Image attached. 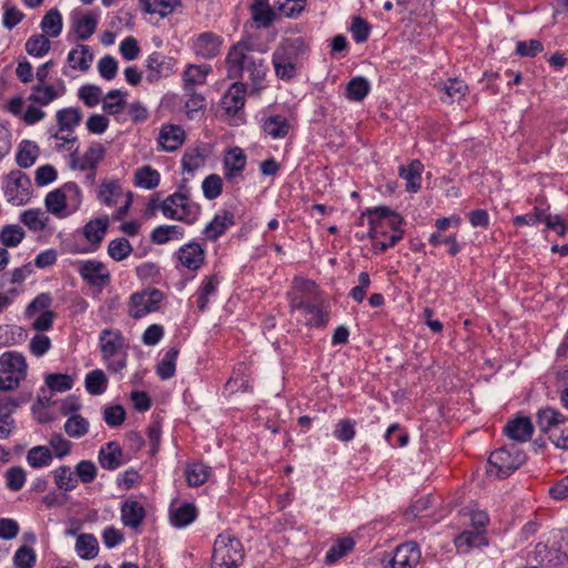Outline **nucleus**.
Returning <instances> with one entry per match:
<instances>
[{"label":"nucleus","instance_id":"1","mask_svg":"<svg viewBox=\"0 0 568 568\" xmlns=\"http://www.w3.org/2000/svg\"><path fill=\"white\" fill-rule=\"evenodd\" d=\"M225 67L229 79L239 81L247 75L254 88L261 83L267 71L265 60L255 55L250 47L243 42L230 48L225 58Z\"/></svg>","mask_w":568,"mask_h":568},{"label":"nucleus","instance_id":"2","mask_svg":"<svg viewBox=\"0 0 568 568\" xmlns=\"http://www.w3.org/2000/svg\"><path fill=\"white\" fill-rule=\"evenodd\" d=\"M290 305L298 320L310 327H320V292L314 281L295 278L288 293Z\"/></svg>","mask_w":568,"mask_h":568},{"label":"nucleus","instance_id":"3","mask_svg":"<svg viewBox=\"0 0 568 568\" xmlns=\"http://www.w3.org/2000/svg\"><path fill=\"white\" fill-rule=\"evenodd\" d=\"M101 357L110 373L123 375L128 365V344L116 328H104L99 334Z\"/></svg>","mask_w":568,"mask_h":568},{"label":"nucleus","instance_id":"4","mask_svg":"<svg viewBox=\"0 0 568 568\" xmlns=\"http://www.w3.org/2000/svg\"><path fill=\"white\" fill-rule=\"evenodd\" d=\"M83 192L77 182L69 181L45 195L44 205L48 212L63 219L77 213L83 202Z\"/></svg>","mask_w":568,"mask_h":568},{"label":"nucleus","instance_id":"5","mask_svg":"<svg viewBox=\"0 0 568 568\" xmlns=\"http://www.w3.org/2000/svg\"><path fill=\"white\" fill-rule=\"evenodd\" d=\"M244 558V546L235 535L223 531L215 537L211 568H240Z\"/></svg>","mask_w":568,"mask_h":568},{"label":"nucleus","instance_id":"6","mask_svg":"<svg viewBox=\"0 0 568 568\" xmlns=\"http://www.w3.org/2000/svg\"><path fill=\"white\" fill-rule=\"evenodd\" d=\"M306 51L301 38L285 39L273 52L272 63L277 78L291 80L296 75L297 64Z\"/></svg>","mask_w":568,"mask_h":568},{"label":"nucleus","instance_id":"7","mask_svg":"<svg viewBox=\"0 0 568 568\" xmlns=\"http://www.w3.org/2000/svg\"><path fill=\"white\" fill-rule=\"evenodd\" d=\"M537 425L556 448L568 449L567 416L552 407H545L537 413Z\"/></svg>","mask_w":568,"mask_h":568},{"label":"nucleus","instance_id":"8","mask_svg":"<svg viewBox=\"0 0 568 568\" xmlns=\"http://www.w3.org/2000/svg\"><path fill=\"white\" fill-rule=\"evenodd\" d=\"M160 210L166 219L184 222L189 225L195 223L200 214V206L192 203L187 190H180L161 202Z\"/></svg>","mask_w":568,"mask_h":568},{"label":"nucleus","instance_id":"9","mask_svg":"<svg viewBox=\"0 0 568 568\" xmlns=\"http://www.w3.org/2000/svg\"><path fill=\"white\" fill-rule=\"evenodd\" d=\"M526 462V454L516 445L501 447L488 458L487 473L490 476L506 478Z\"/></svg>","mask_w":568,"mask_h":568},{"label":"nucleus","instance_id":"10","mask_svg":"<svg viewBox=\"0 0 568 568\" xmlns=\"http://www.w3.org/2000/svg\"><path fill=\"white\" fill-rule=\"evenodd\" d=\"M247 85L242 81H235L223 94L220 105L231 124L240 125L245 122V98Z\"/></svg>","mask_w":568,"mask_h":568},{"label":"nucleus","instance_id":"11","mask_svg":"<svg viewBox=\"0 0 568 568\" xmlns=\"http://www.w3.org/2000/svg\"><path fill=\"white\" fill-rule=\"evenodd\" d=\"M163 300L164 294L158 288H148L141 292H135L129 298V316L134 320H140L150 313L158 312Z\"/></svg>","mask_w":568,"mask_h":568},{"label":"nucleus","instance_id":"12","mask_svg":"<svg viewBox=\"0 0 568 568\" xmlns=\"http://www.w3.org/2000/svg\"><path fill=\"white\" fill-rule=\"evenodd\" d=\"M206 251L203 244L192 240L183 244L173 254L175 268L179 272L196 273L205 263Z\"/></svg>","mask_w":568,"mask_h":568},{"label":"nucleus","instance_id":"13","mask_svg":"<svg viewBox=\"0 0 568 568\" xmlns=\"http://www.w3.org/2000/svg\"><path fill=\"white\" fill-rule=\"evenodd\" d=\"M31 180L20 170L9 172L3 179V193L13 205H23L30 199Z\"/></svg>","mask_w":568,"mask_h":568},{"label":"nucleus","instance_id":"14","mask_svg":"<svg viewBox=\"0 0 568 568\" xmlns=\"http://www.w3.org/2000/svg\"><path fill=\"white\" fill-rule=\"evenodd\" d=\"M77 272L82 281L99 293L111 282L106 265L98 260H81L77 263Z\"/></svg>","mask_w":568,"mask_h":568},{"label":"nucleus","instance_id":"15","mask_svg":"<svg viewBox=\"0 0 568 568\" xmlns=\"http://www.w3.org/2000/svg\"><path fill=\"white\" fill-rule=\"evenodd\" d=\"M65 93L67 85L62 79H58L54 84L37 81L31 88L28 101L39 106H47Z\"/></svg>","mask_w":568,"mask_h":568},{"label":"nucleus","instance_id":"16","mask_svg":"<svg viewBox=\"0 0 568 568\" xmlns=\"http://www.w3.org/2000/svg\"><path fill=\"white\" fill-rule=\"evenodd\" d=\"M175 65L176 60L174 58L165 55L162 52H152L145 60L148 81L156 82L161 79L169 78L174 73Z\"/></svg>","mask_w":568,"mask_h":568},{"label":"nucleus","instance_id":"17","mask_svg":"<svg viewBox=\"0 0 568 568\" xmlns=\"http://www.w3.org/2000/svg\"><path fill=\"white\" fill-rule=\"evenodd\" d=\"M105 154L106 149L102 143L91 142L82 155L77 149L70 154V166L73 170L98 169Z\"/></svg>","mask_w":568,"mask_h":568},{"label":"nucleus","instance_id":"18","mask_svg":"<svg viewBox=\"0 0 568 568\" xmlns=\"http://www.w3.org/2000/svg\"><path fill=\"white\" fill-rule=\"evenodd\" d=\"M223 38L212 31H205L192 39V50L197 58L211 60L221 52Z\"/></svg>","mask_w":568,"mask_h":568},{"label":"nucleus","instance_id":"19","mask_svg":"<svg viewBox=\"0 0 568 568\" xmlns=\"http://www.w3.org/2000/svg\"><path fill=\"white\" fill-rule=\"evenodd\" d=\"M246 163L247 156L242 148L233 146L227 149L222 161L225 180L235 182L237 179H241Z\"/></svg>","mask_w":568,"mask_h":568},{"label":"nucleus","instance_id":"20","mask_svg":"<svg viewBox=\"0 0 568 568\" xmlns=\"http://www.w3.org/2000/svg\"><path fill=\"white\" fill-rule=\"evenodd\" d=\"M234 212L222 209L219 210L213 219L204 226L202 234L209 242H216L227 230L235 225Z\"/></svg>","mask_w":568,"mask_h":568},{"label":"nucleus","instance_id":"21","mask_svg":"<svg viewBox=\"0 0 568 568\" xmlns=\"http://www.w3.org/2000/svg\"><path fill=\"white\" fill-rule=\"evenodd\" d=\"M186 133L179 124L165 123L160 128L156 142L158 148L165 152L179 150L185 142Z\"/></svg>","mask_w":568,"mask_h":568},{"label":"nucleus","instance_id":"22","mask_svg":"<svg viewBox=\"0 0 568 568\" xmlns=\"http://www.w3.org/2000/svg\"><path fill=\"white\" fill-rule=\"evenodd\" d=\"M422 558V551L417 542L407 541L396 547L389 561L392 568H413Z\"/></svg>","mask_w":568,"mask_h":568},{"label":"nucleus","instance_id":"23","mask_svg":"<svg viewBox=\"0 0 568 568\" xmlns=\"http://www.w3.org/2000/svg\"><path fill=\"white\" fill-rule=\"evenodd\" d=\"M109 225H110V219L108 215L90 220L83 226V236L91 244V246L83 250L82 252L89 253V252L97 251V248L100 246L102 240L104 239V236L106 234Z\"/></svg>","mask_w":568,"mask_h":568},{"label":"nucleus","instance_id":"24","mask_svg":"<svg viewBox=\"0 0 568 568\" xmlns=\"http://www.w3.org/2000/svg\"><path fill=\"white\" fill-rule=\"evenodd\" d=\"M120 513L123 526L135 531L139 530L146 516L144 506L132 498H129L121 504Z\"/></svg>","mask_w":568,"mask_h":568},{"label":"nucleus","instance_id":"25","mask_svg":"<svg viewBox=\"0 0 568 568\" xmlns=\"http://www.w3.org/2000/svg\"><path fill=\"white\" fill-rule=\"evenodd\" d=\"M125 195L122 184L118 179H104L97 189V199L100 204L114 207L119 204L120 199Z\"/></svg>","mask_w":568,"mask_h":568},{"label":"nucleus","instance_id":"26","mask_svg":"<svg viewBox=\"0 0 568 568\" xmlns=\"http://www.w3.org/2000/svg\"><path fill=\"white\" fill-rule=\"evenodd\" d=\"M206 159L207 151L202 145L185 149L181 159V166L187 179L193 178L194 173L205 165Z\"/></svg>","mask_w":568,"mask_h":568},{"label":"nucleus","instance_id":"27","mask_svg":"<svg viewBox=\"0 0 568 568\" xmlns=\"http://www.w3.org/2000/svg\"><path fill=\"white\" fill-rule=\"evenodd\" d=\"M0 369L2 374H11L19 378L27 377V361L22 353L8 351L0 355Z\"/></svg>","mask_w":568,"mask_h":568},{"label":"nucleus","instance_id":"28","mask_svg":"<svg viewBox=\"0 0 568 568\" xmlns=\"http://www.w3.org/2000/svg\"><path fill=\"white\" fill-rule=\"evenodd\" d=\"M221 278L217 274L205 276L194 296L196 297V307L199 312L203 313L206 311L211 297H214L217 293Z\"/></svg>","mask_w":568,"mask_h":568},{"label":"nucleus","instance_id":"29","mask_svg":"<svg viewBox=\"0 0 568 568\" xmlns=\"http://www.w3.org/2000/svg\"><path fill=\"white\" fill-rule=\"evenodd\" d=\"M369 223L371 226L377 225L378 230L386 226L389 227L393 233L403 232L400 229L403 224L402 216L392 212L387 207H376L373 211H369Z\"/></svg>","mask_w":568,"mask_h":568},{"label":"nucleus","instance_id":"30","mask_svg":"<svg viewBox=\"0 0 568 568\" xmlns=\"http://www.w3.org/2000/svg\"><path fill=\"white\" fill-rule=\"evenodd\" d=\"M505 434L519 443L528 442L534 433V426L528 417L519 416L508 420L504 427Z\"/></svg>","mask_w":568,"mask_h":568},{"label":"nucleus","instance_id":"31","mask_svg":"<svg viewBox=\"0 0 568 568\" xmlns=\"http://www.w3.org/2000/svg\"><path fill=\"white\" fill-rule=\"evenodd\" d=\"M211 72L210 64H187L182 73L183 91L195 90L196 85H204Z\"/></svg>","mask_w":568,"mask_h":568},{"label":"nucleus","instance_id":"32","mask_svg":"<svg viewBox=\"0 0 568 568\" xmlns=\"http://www.w3.org/2000/svg\"><path fill=\"white\" fill-rule=\"evenodd\" d=\"M457 550L466 554L474 548H481L488 545L485 530L473 529L460 532L454 540Z\"/></svg>","mask_w":568,"mask_h":568},{"label":"nucleus","instance_id":"33","mask_svg":"<svg viewBox=\"0 0 568 568\" xmlns=\"http://www.w3.org/2000/svg\"><path fill=\"white\" fill-rule=\"evenodd\" d=\"M123 450L116 442H109L99 450L98 459L103 469L114 470L122 465Z\"/></svg>","mask_w":568,"mask_h":568},{"label":"nucleus","instance_id":"34","mask_svg":"<svg viewBox=\"0 0 568 568\" xmlns=\"http://www.w3.org/2000/svg\"><path fill=\"white\" fill-rule=\"evenodd\" d=\"M55 121L60 132L74 133V129L82 121V112L74 106L63 108L57 111Z\"/></svg>","mask_w":568,"mask_h":568},{"label":"nucleus","instance_id":"35","mask_svg":"<svg viewBox=\"0 0 568 568\" xmlns=\"http://www.w3.org/2000/svg\"><path fill=\"white\" fill-rule=\"evenodd\" d=\"M199 511L194 504L183 503L170 510V521L175 528H184L197 518Z\"/></svg>","mask_w":568,"mask_h":568},{"label":"nucleus","instance_id":"36","mask_svg":"<svg viewBox=\"0 0 568 568\" xmlns=\"http://www.w3.org/2000/svg\"><path fill=\"white\" fill-rule=\"evenodd\" d=\"M180 3V0H139V8L143 13L165 18L172 14Z\"/></svg>","mask_w":568,"mask_h":568},{"label":"nucleus","instance_id":"37","mask_svg":"<svg viewBox=\"0 0 568 568\" xmlns=\"http://www.w3.org/2000/svg\"><path fill=\"white\" fill-rule=\"evenodd\" d=\"M67 61L71 69L85 72L90 69L93 54L88 45L79 44L77 48L69 51Z\"/></svg>","mask_w":568,"mask_h":568},{"label":"nucleus","instance_id":"38","mask_svg":"<svg viewBox=\"0 0 568 568\" xmlns=\"http://www.w3.org/2000/svg\"><path fill=\"white\" fill-rule=\"evenodd\" d=\"M48 135L50 145L57 152L68 151L72 153L75 149L78 150V138L74 133L60 132L59 130L50 129L48 131Z\"/></svg>","mask_w":568,"mask_h":568},{"label":"nucleus","instance_id":"39","mask_svg":"<svg viewBox=\"0 0 568 568\" xmlns=\"http://www.w3.org/2000/svg\"><path fill=\"white\" fill-rule=\"evenodd\" d=\"M98 26V16L92 12L72 19V29L78 40L85 41L90 39Z\"/></svg>","mask_w":568,"mask_h":568},{"label":"nucleus","instance_id":"40","mask_svg":"<svg viewBox=\"0 0 568 568\" xmlns=\"http://www.w3.org/2000/svg\"><path fill=\"white\" fill-rule=\"evenodd\" d=\"M423 164L415 160L399 168V176L406 182V191L416 193L420 189Z\"/></svg>","mask_w":568,"mask_h":568},{"label":"nucleus","instance_id":"41","mask_svg":"<svg viewBox=\"0 0 568 568\" xmlns=\"http://www.w3.org/2000/svg\"><path fill=\"white\" fill-rule=\"evenodd\" d=\"M438 88L445 94V97H442V100L447 103H454L462 100L468 90L467 84L458 78L448 79L440 83Z\"/></svg>","mask_w":568,"mask_h":568},{"label":"nucleus","instance_id":"42","mask_svg":"<svg viewBox=\"0 0 568 568\" xmlns=\"http://www.w3.org/2000/svg\"><path fill=\"white\" fill-rule=\"evenodd\" d=\"M184 475L190 487H199L207 481L211 475V467L202 462L189 463Z\"/></svg>","mask_w":568,"mask_h":568},{"label":"nucleus","instance_id":"43","mask_svg":"<svg viewBox=\"0 0 568 568\" xmlns=\"http://www.w3.org/2000/svg\"><path fill=\"white\" fill-rule=\"evenodd\" d=\"M403 233L404 232H396L390 235H386L384 231L378 230L377 225L371 226V239L374 250L385 252L393 247L403 239Z\"/></svg>","mask_w":568,"mask_h":568},{"label":"nucleus","instance_id":"44","mask_svg":"<svg viewBox=\"0 0 568 568\" xmlns=\"http://www.w3.org/2000/svg\"><path fill=\"white\" fill-rule=\"evenodd\" d=\"M179 348L171 347L169 348L161 361L158 363L155 372L156 375L162 379L166 381L172 378L175 375L176 371V359L179 356Z\"/></svg>","mask_w":568,"mask_h":568},{"label":"nucleus","instance_id":"45","mask_svg":"<svg viewBox=\"0 0 568 568\" xmlns=\"http://www.w3.org/2000/svg\"><path fill=\"white\" fill-rule=\"evenodd\" d=\"M150 237L154 244H166L171 240L183 239L184 229L179 225H160L152 230Z\"/></svg>","mask_w":568,"mask_h":568},{"label":"nucleus","instance_id":"46","mask_svg":"<svg viewBox=\"0 0 568 568\" xmlns=\"http://www.w3.org/2000/svg\"><path fill=\"white\" fill-rule=\"evenodd\" d=\"M263 131L273 139H283L288 134L290 123L284 115H271L264 120Z\"/></svg>","mask_w":568,"mask_h":568},{"label":"nucleus","instance_id":"47","mask_svg":"<svg viewBox=\"0 0 568 568\" xmlns=\"http://www.w3.org/2000/svg\"><path fill=\"white\" fill-rule=\"evenodd\" d=\"M355 547V541L351 537H344L337 539L327 550L325 555V564L333 565L338 559L345 557L351 551H353Z\"/></svg>","mask_w":568,"mask_h":568},{"label":"nucleus","instance_id":"48","mask_svg":"<svg viewBox=\"0 0 568 568\" xmlns=\"http://www.w3.org/2000/svg\"><path fill=\"white\" fill-rule=\"evenodd\" d=\"M246 367L241 364L240 367L233 372L232 376L227 379L224 385V390L229 394L237 392L248 393L252 392V385L248 377L244 374Z\"/></svg>","mask_w":568,"mask_h":568},{"label":"nucleus","instance_id":"49","mask_svg":"<svg viewBox=\"0 0 568 568\" xmlns=\"http://www.w3.org/2000/svg\"><path fill=\"white\" fill-rule=\"evenodd\" d=\"M160 180L159 171L150 165L138 169L134 174V185L145 190L155 189L160 184Z\"/></svg>","mask_w":568,"mask_h":568},{"label":"nucleus","instance_id":"50","mask_svg":"<svg viewBox=\"0 0 568 568\" xmlns=\"http://www.w3.org/2000/svg\"><path fill=\"white\" fill-rule=\"evenodd\" d=\"M108 378L104 372L100 368L90 371L85 375L84 386L85 390L93 396L102 395L108 388Z\"/></svg>","mask_w":568,"mask_h":568},{"label":"nucleus","instance_id":"51","mask_svg":"<svg viewBox=\"0 0 568 568\" xmlns=\"http://www.w3.org/2000/svg\"><path fill=\"white\" fill-rule=\"evenodd\" d=\"M75 551L82 559H93L99 554V544L91 534H81L75 541Z\"/></svg>","mask_w":568,"mask_h":568},{"label":"nucleus","instance_id":"52","mask_svg":"<svg viewBox=\"0 0 568 568\" xmlns=\"http://www.w3.org/2000/svg\"><path fill=\"white\" fill-rule=\"evenodd\" d=\"M31 398L30 394H24L19 397L1 396L0 397V417L4 418L6 423L14 424L11 415L22 404L28 403Z\"/></svg>","mask_w":568,"mask_h":568},{"label":"nucleus","instance_id":"53","mask_svg":"<svg viewBox=\"0 0 568 568\" xmlns=\"http://www.w3.org/2000/svg\"><path fill=\"white\" fill-rule=\"evenodd\" d=\"M371 91L369 81L364 77L353 78L346 85V98L349 101L361 102Z\"/></svg>","mask_w":568,"mask_h":568},{"label":"nucleus","instance_id":"54","mask_svg":"<svg viewBox=\"0 0 568 568\" xmlns=\"http://www.w3.org/2000/svg\"><path fill=\"white\" fill-rule=\"evenodd\" d=\"M89 420L80 414H72L64 423V432L71 438H81L89 432Z\"/></svg>","mask_w":568,"mask_h":568},{"label":"nucleus","instance_id":"55","mask_svg":"<svg viewBox=\"0 0 568 568\" xmlns=\"http://www.w3.org/2000/svg\"><path fill=\"white\" fill-rule=\"evenodd\" d=\"M62 16L59 12L58 9L53 8L50 9L44 17L42 18V21L40 23V28L43 31L44 36H49L52 38H55L60 36L62 31Z\"/></svg>","mask_w":568,"mask_h":568},{"label":"nucleus","instance_id":"56","mask_svg":"<svg viewBox=\"0 0 568 568\" xmlns=\"http://www.w3.org/2000/svg\"><path fill=\"white\" fill-rule=\"evenodd\" d=\"M57 487L64 491H71L78 486L75 473L67 465L59 466L52 471Z\"/></svg>","mask_w":568,"mask_h":568},{"label":"nucleus","instance_id":"57","mask_svg":"<svg viewBox=\"0 0 568 568\" xmlns=\"http://www.w3.org/2000/svg\"><path fill=\"white\" fill-rule=\"evenodd\" d=\"M186 101L184 104L185 114L189 120H194L199 113L204 112L206 108V100L203 94L197 93L195 90L184 91Z\"/></svg>","mask_w":568,"mask_h":568},{"label":"nucleus","instance_id":"58","mask_svg":"<svg viewBox=\"0 0 568 568\" xmlns=\"http://www.w3.org/2000/svg\"><path fill=\"white\" fill-rule=\"evenodd\" d=\"M52 459L53 455L47 446H34L27 454V463L34 469L49 466Z\"/></svg>","mask_w":568,"mask_h":568},{"label":"nucleus","instance_id":"59","mask_svg":"<svg viewBox=\"0 0 568 568\" xmlns=\"http://www.w3.org/2000/svg\"><path fill=\"white\" fill-rule=\"evenodd\" d=\"M125 104V93L114 89L109 91L103 98L102 110L106 114L115 115L123 111Z\"/></svg>","mask_w":568,"mask_h":568},{"label":"nucleus","instance_id":"60","mask_svg":"<svg viewBox=\"0 0 568 568\" xmlns=\"http://www.w3.org/2000/svg\"><path fill=\"white\" fill-rule=\"evenodd\" d=\"M38 158V146L30 141H22L16 154L17 164L28 169L32 166Z\"/></svg>","mask_w":568,"mask_h":568},{"label":"nucleus","instance_id":"61","mask_svg":"<svg viewBox=\"0 0 568 568\" xmlns=\"http://www.w3.org/2000/svg\"><path fill=\"white\" fill-rule=\"evenodd\" d=\"M133 251L131 243L125 237H116L108 245V255L115 262L129 257Z\"/></svg>","mask_w":568,"mask_h":568},{"label":"nucleus","instance_id":"62","mask_svg":"<svg viewBox=\"0 0 568 568\" xmlns=\"http://www.w3.org/2000/svg\"><path fill=\"white\" fill-rule=\"evenodd\" d=\"M20 221L31 231L39 232L47 226L48 217L40 209H30L22 212Z\"/></svg>","mask_w":568,"mask_h":568},{"label":"nucleus","instance_id":"63","mask_svg":"<svg viewBox=\"0 0 568 568\" xmlns=\"http://www.w3.org/2000/svg\"><path fill=\"white\" fill-rule=\"evenodd\" d=\"M24 231L17 224H9L0 231V242L6 247H16L24 239Z\"/></svg>","mask_w":568,"mask_h":568},{"label":"nucleus","instance_id":"64","mask_svg":"<svg viewBox=\"0 0 568 568\" xmlns=\"http://www.w3.org/2000/svg\"><path fill=\"white\" fill-rule=\"evenodd\" d=\"M50 48L51 43L44 34H34L26 42V51L28 54L36 58L45 55L50 51Z\"/></svg>","mask_w":568,"mask_h":568}]
</instances>
